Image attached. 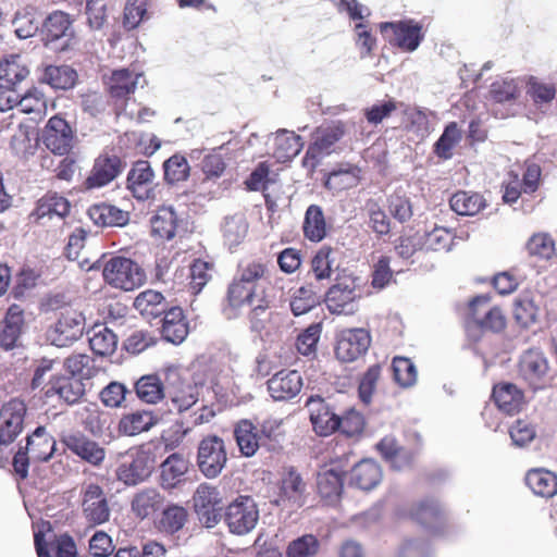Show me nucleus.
<instances>
[{
    "label": "nucleus",
    "mask_w": 557,
    "mask_h": 557,
    "mask_svg": "<svg viewBox=\"0 0 557 557\" xmlns=\"http://www.w3.org/2000/svg\"><path fill=\"white\" fill-rule=\"evenodd\" d=\"M154 465V455L149 448L134 447L120 454L115 475L126 486H136L150 478Z\"/></svg>",
    "instance_id": "nucleus-1"
},
{
    "label": "nucleus",
    "mask_w": 557,
    "mask_h": 557,
    "mask_svg": "<svg viewBox=\"0 0 557 557\" xmlns=\"http://www.w3.org/2000/svg\"><path fill=\"white\" fill-rule=\"evenodd\" d=\"M361 296L360 278L349 275L329 288L324 295V302L333 314L351 315L359 310Z\"/></svg>",
    "instance_id": "nucleus-2"
},
{
    "label": "nucleus",
    "mask_w": 557,
    "mask_h": 557,
    "mask_svg": "<svg viewBox=\"0 0 557 557\" xmlns=\"http://www.w3.org/2000/svg\"><path fill=\"white\" fill-rule=\"evenodd\" d=\"M102 274L109 285L124 290L141 286L146 277L143 269L125 257L110 258L103 267Z\"/></svg>",
    "instance_id": "nucleus-3"
},
{
    "label": "nucleus",
    "mask_w": 557,
    "mask_h": 557,
    "mask_svg": "<svg viewBox=\"0 0 557 557\" xmlns=\"http://www.w3.org/2000/svg\"><path fill=\"white\" fill-rule=\"evenodd\" d=\"M518 375L534 392L550 383L549 364L544 352L536 348L523 351L518 362Z\"/></svg>",
    "instance_id": "nucleus-4"
},
{
    "label": "nucleus",
    "mask_w": 557,
    "mask_h": 557,
    "mask_svg": "<svg viewBox=\"0 0 557 557\" xmlns=\"http://www.w3.org/2000/svg\"><path fill=\"white\" fill-rule=\"evenodd\" d=\"M259 508L250 496H239L225 509L224 521L235 535L250 533L259 521Z\"/></svg>",
    "instance_id": "nucleus-5"
},
{
    "label": "nucleus",
    "mask_w": 557,
    "mask_h": 557,
    "mask_svg": "<svg viewBox=\"0 0 557 557\" xmlns=\"http://www.w3.org/2000/svg\"><path fill=\"white\" fill-rule=\"evenodd\" d=\"M41 41L55 52L70 49L74 41V29L70 16L61 11L51 13L44 22Z\"/></svg>",
    "instance_id": "nucleus-6"
},
{
    "label": "nucleus",
    "mask_w": 557,
    "mask_h": 557,
    "mask_svg": "<svg viewBox=\"0 0 557 557\" xmlns=\"http://www.w3.org/2000/svg\"><path fill=\"white\" fill-rule=\"evenodd\" d=\"M37 557H78L74 539L57 535L49 521L37 522Z\"/></svg>",
    "instance_id": "nucleus-7"
},
{
    "label": "nucleus",
    "mask_w": 557,
    "mask_h": 557,
    "mask_svg": "<svg viewBox=\"0 0 557 557\" xmlns=\"http://www.w3.org/2000/svg\"><path fill=\"white\" fill-rule=\"evenodd\" d=\"M85 325L86 320L82 311H62L58 322L47 331V341L55 347H66L83 336Z\"/></svg>",
    "instance_id": "nucleus-8"
},
{
    "label": "nucleus",
    "mask_w": 557,
    "mask_h": 557,
    "mask_svg": "<svg viewBox=\"0 0 557 557\" xmlns=\"http://www.w3.org/2000/svg\"><path fill=\"white\" fill-rule=\"evenodd\" d=\"M380 30L392 45L407 52L416 51L424 39L422 24L414 20L384 22Z\"/></svg>",
    "instance_id": "nucleus-9"
},
{
    "label": "nucleus",
    "mask_w": 557,
    "mask_h": 557,
    "mask_svg": "<svg viewBox=\"0 0 557 557\" xmlns=\"http://www.w3.org/2000/svg\"><path fill=\"white\" fill-rule=\"evenodd\" d=\"M227 455L224 441L216 435L202 438L198 445L197 465L208 479L216 478L224 469Z\"/></svg>",
    "instance_id": "nucleus-10"
},
{
    "label": "nucleus",
    "mask_w": 557,
    "mask_h": 557,
    "mask_svg": "<svg viewBox=\"0 0 557 557\" xmlns=\"http://www.w3.org/2000/svg\"><path fill=\"white\" fill-rule=\"evenodd\" d=\"M82 515L90 527L101 525L110 520L111 508L103 488L90 483L82 488Z\"/></svg>",
    "instance_id": "nucleus-11"
},
{
    "label": "nucleus",
    "mask_w": 557,
    "mask_h": 557,
    "mask_svg": "<svg viewBox=\"0 0 557 557\" xmlns=\"http://www.w3.org/2000/svg\"><path fill=\"white\" fill-rule=\"evenodd\" d=\"M348 465L342 459L332 460L320 468L317 473V491L320 497L329 505H335L343 493L344 479Z\"/></svg>",
    "instance_id": "nucleus-12"
},
{
    "label": "nucleus",
    "mask_w": 557,
    "mask_h": 557,
    "mask_svg": "<svg viewBox=\"0 0 557 557\" xmlns=\"http://www.w3.org/2000/svg\"><path fill=\"white\" fill-rule=\"evenodd\" d=\"M308 486L302 475L294 468L284 469L278 487L276 505L298 509L306 504Z\"/></svg>",
    "instance_id": "nucleus-13"
},
{
    "label": "nucleus",
    "mask_w": 557,
    "mask_h": 557,
    "mask_svg": "<svg viewBox=\"0 0 557 557\" xmlns=\"http://www.w3.org/2000/svg\"><path fill=\"white\" fill-rule=\"evenodd\" d=\"M40 393V399L46 404L57 399L74 405L84 396L85 386L79 379L54 375L41 387Z\"/></svg>",
    "instance_id": "nucleus-14"
},
{
    "label": "nucleus",
    "mask_w": 557,
    "mask_h": 557,
    "mask_svg": "<svg viewBox=\"0 0 557 557\" xmlns=\"http://www.w3.org/2000/svg\"><path fill=\"white\" fill-rule=\"evenodd\" d=\"M26 406L24 401L13 398L0 408V446H8L23 431Z\"/></svg>",
    "instance_id": "nucleus-15"
},
{
    "label": "nucleus",
    "mask_w": 557,
    "mask_h": 557,
    "mask_svg": "<svg viewBox=\"0 0 557 557\" xmlns=\"http://www.w3.org/2000/svg\"><path fill=\"white\" fill-rule=\"evenodd\" d=\"M371 344L370 333L364 329H348L339 333L335 347L337 359L351 362L363 356Z\"/></svg>",
    "instance_id": "nucleus-16"
},
{
    "label": "nucleus",
    "mask_w": 557,
    "mask_h": 557,
    "mask_svg": "<svg viewBox=\"0 0 557 557\" xmlns=\"http://www.w3.org/2000/svg\"><path fill=\"white\" fill-rule=\"evenodd\" d=\"M201 383L178 379L168 388V411L183 414L188 412L199 401Z\"/></svg>",
    "instance_id": "nucleus-17"
},
{
    "label": "nucleus",
    "mask_w": 557,
    "mask_h": 557,
    "mask_svg": "<svg viewBox=\"0 0 557 557\" xmlns=\"http://www.w3.org/2000/svg\"><path fill=\"white\" fill-rule=\"evenodd\" d=\"M488 294L474 297L469 304L470 315L473 322L483 330L499 332L506 325V319L498 307L490 305Z\"/></svg>",
    "instance_id": "nucleus-18"
},
{
    "label": "nucleus",
    "mask_w": 557,
    "mask_h": 557,
    "mask_svg": "<svg viewBox=\"0 0 557 557\" xmlns=\"http://www.w3.org/2000/svg\"><path fill=\"white\" fill-rule=\"evenodd\" d=\"M313 430L320 436H329L339 430V416L320 396H311L306 401Z\"/></svg>",
    "instance_id": "nucleus-19"
},
{
    "label": "nucleus",
    "mask_w": 557,
    "mask_h": 557,
    "mask_svg": "<svg viewBox=\"0 0 557 557\" xmlns=\"http://www.w3.org/2000/svg\"><path fill=\"white\" fill-rule=\"evenodd\" d=\"M125 165L126 163L116 154L101 153L96 158L91 173L86 178V187L99 188L108 185L122 173Z\"/></svg>",
    "instance_id": "nucleus-20"
},
{
    "label": "nucleus",
    "mask_w": 557,
    "mask_h": 557,
    "mask_svg": "<svg viewBox=\"0 0 557 557\" xmlns=\"http://www.w3.org/2000/svg\"><path fill=\"white\" fill-rule=\"evenodd\" d=\"M73 132L67 122L59 116H52L42 134V143L51 152L63 156L73 146Z\"/></svg>",
    "instance_id": "nucleus-21"
},
{
    "label": "nucleus",
    "mask_w": 557,
    "mask_h": 557,
    "mask_svg": "<svg viewBox=\"0 0 557 557\" xmlns=\"http://www.w3.org/2000/svg\"><path fill=\"white\" fill-rule=\"evenodd\" d=\"M270 396L275 401L296 397L302 388V377L296 370H281L267 382Z\"/></svg>",
    "instance_id": "nucleus-22"
},
{
    "label": "nucleus",
    "mask_w": 557,
    "mask_h": 557,
    "mask_svg": "<svg viewBox=\"0 0 557 557\" xmlns=\"http://www.w3.org/2000/svg\"><path fill=\"white\" fill-rule=\"evenodd\" d=\"M166 412L157 410H135L124 414L119 422V431L127 436H135L149 431L164 419Z\"/></svg>",
    "instance_id": "nucleus-23"
},
{
    "label": "nucleus",
    "mask_w": 557,
    "mask_h": 557,
    "mask_svg": "<svg viewBox=\"0 0 557 557\" xmlns=\"http://www.w3.org/2000/svg\"><path fill=\"white\" fill-rule=\"evenodd\" d=\"M154 173L147 160L135 162L127 174V188L139 200L149 199L152 195Z\"/></svg>",
    "instance_id": "nucleus-24"
},
{
    "label": "nucleus",
    "mask_w": 557,
    "mask_h": 557,
    "mask_svg": "<svg viewBox=\"0 0 557 557\" xmlns=\"http://www.w3.org/2000/svg\"><path fill=\"white\" fill-rule=\"evenodd\" d=\"M64 444L69 450L91 466H100L106 458L104 448L82 433L67 435Z\"/></svg>",
    "instance_id": "nucleus-25"
},
{
    "label": "nucleus",
    "mask_w": 557,
    "mask_h": 557,
    "mask_svg": "<svg viewBox=\"0 0 557 557\" xmlns=\"http://www.w3.org/2000/svg\"><path fill=\"white\" fill-rule=\"evenodd\" d=\"M410 516L425 529L438 532L445 520V510L437 499L431 497L416 504Z\"/></svg>",
    "instance_id": "nucleus-26"
},
{
    "label": "nucleus",
    "mask_w": 557,
    "mask_h": 557,
    "mask_svg": "<svg viewBox=\"0 0 557 557\" xmlns=\"http://www.w3.org/2000/svg\"><path fill=\"white\" fill-rule=\"evenodd\" d=\"M141 82L145 83L141 73H137L129 69H120L111 73L107 81V85L111 97L123 99L131 94H134Z\"/></svg>",
    "instance_id": "nucleus-27"
},
{
    "label": "nucleus",
    "mask_w": 557,
    "mask_h": 557,
    "mask_svg": "<svg viewBox=\"0 0 557 557\" xmlns=\"http://www.w3.org/2000/svg\"><path fill=\"white\" fill-rule=\"evenodd\" d=\"M381 481L382 470L380 466L371 459H363L355 463L350 471V484L363 491L374 488Z\"/></svg>",
    "instance_id": "nucleus-28"
},
{
    "label": "nucleus",
    "mask_w": 557,
    "mask_h": 557,
    "mask_svg": "<svg viewBox=\"0 0 557 557\" xmlns=\"http://www.w3.org/2000/svg\"><path fill=\"white\" fill-rule=\"evenodd\" d=\"M344 133L341 122L319 127L314 135V141L307 153H311L313 157L330 154L334 145L343 138Z\"/></svg>",
    "instance_id": "nucleus-29"
},
{
    "label": "nucleus",
    "mask_w": 557,
    "mask_h": 557,
    "mask_svg": "<svg viewBox=\"0 0 557 557\" xmlns=\"http://www.w3.org/2000/svg\"><path fill=\"white\" fill-rule=\"evenodd\" d=\"M523 79L520 77H502L490 86L492 100L500 104H512L521 96Z\"/></svg>",
    "instance_id": "nucleus-30"
},
{
    "label": "nucleus",
    "mask_w": 557,
    "mask_h": 557,
    "mask_svg": "<svg viewBox=\"0 0 557 557\" xmlns=\"http://www.w3.org/2000/svg\"><path fill=\"white\" fill-rule=\"evenodd\" d=\"M189 462L181 454L174 453L168 456L161 463V485L164 488H173L182 482L188 471Z\"/></svg>",
    "instance_id": "nucleus-31"
},
{
    "label": "nucleus",
    "mask_w": 557,
    "mask_h": 557,
    "mask_svg": "<svg viewBox=\"0 0 557 557\" xmlns=\"http://www.w3.org/2000/svg\"><path fill=\"white\" fill-rule=\"evenodd\" d=\"M234 437L239 451L245 457L253 456L258 448L263 446L258 428L249 420H240L235 425Z\"/></svg>",
    "instance_id": "nucleus-32"
},
{
    "label": "nucleus",
    "mask_w": 557,
    "mask_h": 557,
    "mask_svg": "<svg viewBox=\"0 0 557 557\" xmlns=\"http://www.w3.org/2000/svg\"><path fill=\"white\" fill-rule=\"evenodd\" d=\"M163 503V496L153 487L137 492L131 502L132 512L139 519H146L154 513Z\"/></svg>",
    "instance_id": "nucleus-33"
},
{
    "label": "nucleus",
    "mask_w": 557,
    "mask_h": 557,
    "mask_svg": "<svg viewBox=\"0 0 557 557\" xmlns=\"http://www.w3.org/2000/svg\"><path fill=\"white\" fill-rule=\"evenodd\" d=\"M29 75L28 67L21 62L18 54L4 57L0 60V87H16Z\"/></svg>",
    "instance_id": "nucleus-34"
},
{
    "label": "nucleus",
    "mask_w": 557,
    "mask_h": 557,
    "mask_svg": "<svg viewBox=\"0 0 557 557\" xmlns=\"http://www.w3.org/2000/svg\"><path fill=\"white\" fill-rule=\"evenodd\" d=\"M88 215L95 224L100 226H124L129 220L127 211L109 203L90 207Z\"/></svg>",
    "instance_id": "nucleus-35"
},
{
    "label": "nucleus",
    "mask_w": 557,
    "mask_h": 557,
    "mask_svg": "<svg viewBox=\"0 0 557 557\" xmlns=\"http://www.w3.org/2000/svg\"><path fill=\"white\" fill-rule=\"evenodd\" d=\"M525 484L537 496L550 498L557 494V476L545 469L529 470Z\"/></svg>",
    "instance_id": "nucleus-36"
},
{
    "label": "nucleus",
    "mask_w": 557,
    "mask_h": 557,
    "mask_svg": "<svg viewBox=\"0 0 557 557\" xmlns=\"http://www.w3.org/2000/svg\"><path fill=\"white\" fill-rule=\"evenodd\" d=\"M23 325V310L17 305H12L3 320V327L0 331V345L4 349H12L22 331Z\"/></svg>",
    "instance_id": "nucleus-37"
},
{
    "label": "nucleus",
    "mask_w": 557,
    "mask_h": 557,
    "mask_svg": "<svg viewBox=\"0 0 557 557\" xmlns=\"http://www.w3.org/2000/svg\"><path fill=\"white\" fill-rule=\"evenodd\" d=\"M273 139L274 156L281 162L295 158L304 147L301 137L285 128L278 129Z\"/></svg>",
    "instance_id": "nucleus-38"
},
{
    "label": "nucleus",
    "mask_w": 557,
    "mask_h": 557,
    "mask_svg": "<svg viewBox=\"0 0 557 557\" xmlns=\"http://www.w3.org/2000/svg\"><path fill=\"white\" fill-rule=\"evenodd\" d=\"M256 298V289L233 280L227 289V306L224 309L227 318L236 317V310L245 305L252 306Z\"/></svg>",
    "instance_id": "nucleus-39"
},
{
    "label": "nucleus",
    "mask_w": 557,
    "mask_h": 557,
    "mask_svg": "<svg viewBox=\"0 0 557 557\" xmlns=\"http://www.w3.org/2000/svg\"><path fill=\"white\" fill-rule=\"evenodd\" d=\"M493 398L502 411L512 414L519 410L523 400V394L512 383H500L494 386Z\"/></svg>",
    "instance_id": "nucleus-40"
},
{
    "label": "nucleus",
    "mask_w": 557,
    "mask_h": 557,
    "mask_svg": "<svg viewBox=\"0 0 557 557\" xmlns=\"http://www.w3.org/2000/svg\"><path fill=\"white\" fill-rule=\"evenodd\" d=\"M525 92L535 108H547L556 97V86L545 83L536 76H528L525 79Z\"/></svg>",
    "instance_id": "nucleus-41"
},
{
    "label": "nucleus",
    "mask_w": 557,
    "mask_h": 557,
    "mask_svg": "<svg viewBox=\"0 0 557 557\" xmlns=\"http://www.w3.org/2000/svg\"><path fill=\"white\" fill-rule=\"evenodd\" d=\"M84 428L95 436L103 434L110 425V414L101 410L97 404H88L78 410Z\"/></svg>",
    "instance_id": "nucleus-42"
},
{
    "label": "nucleus",
    "mask_w": 557,
    "mask_h": 557,
    "mask_svg": "<svg viewBox=\"0 0 557 557\" xmlns=\"http://www.w3.org/2000/svg\"><path fill=\"white\" fill-rule=\"evenodd\" d=\"M321 298V288L315 283L309 282L295 292L290 300V310L295 315H301L320 304Z\"/></svg>",
    "instance_id": "nucleus-43"
},
{
    "label": "nucleus",
    "mask_w": 557,
    "mask_h": 557,
    "mask_svg": "<svg viewBox=\"0 0 557 557\" xmlns=\"http://www.w3.org/2000/svg\"><path fill=\"white\" fill-rule=\"evenodd\" d=\"M152 235L170 240L175 236L177 216L172 207H161L150 220Z\"/></svg>",
    "instance_id": "nucleus-44"
},
{
    "label": "nucleus",
    "mask_w": 557,
    "mask_h": 557,
    "mask_svg": "<svg viewBox=\"0 0 557 557\" xmlns=\"http://www.w3.org/2000/svg\"><path fill=\"white\" fill-rule=\"evenodd\" d=\"M77 78V72L70 65H49L41 81L55 89H70L75 86Z\"/></svg>",
    "instance_id": "nucleus-45"
},
{
    "label": "nucleus",
    "mask_w": 557,
    "mask_h": 557,
    "mask_svg": "<svg viewBox=\"0 0 557 557\" xmlns=\"http://www.w3.org/2000/svg\"><path fill=\"white\" fill-rule=\"evenodd\" d=\"M137 397L146 404H157L165 397L164 386L156 374L141 376L135 384Z\"/></svg>",
    "instance_id": "nucleus-46"
},
{
    "label": "nucleus",
    "mask_w": 557,
    "mask_h": 557,
    "mask_svg": "<svg viewBox=\"0 0 557 557\" xmlns=\"http://www.w3.org/2000/svg\"><path fill=\"white\" fill-rule=\"evenodd\" d=\"M188 519L187 510L180 505L166 506L158 521V529L165 534H175L184 528Z\"/></svg>",
    "instance_id": "nucleus-47"
},
{
    "label": "nucleus",
    "mask_w": 557,
    "mask_h": 557,
    "mask_svg": "<svg viewBox=\"0 0 557 557\" xmlns=\"http://www.w3.org/2000/svg\"><path fill=\"white\" fill-rule=\"evenodd\" d=\"M305 237L311 242H321L326 235V224L322 209L317 205L308 207L304 220Z\"/></svg>",
    "instance_id": "nucleus-48"
},
{
    "label": "nucleus",
    "mask_w": 557,
    "mask_h": 557,
    "mask_svg": "<svg viewBox=\"0 0 557 557\" xmlns=\"http://www.w3.org/2000/svg\"><path fill=\"white\" fill-rule=\"evenodd\" d=\"M69 211V201L58 194L48 195L37 201V221L42 220L45 216L50 219L55 216L61 222Z\"/></svg>",
    "instance_id": "nucleus-49"
},
{
    "label": "nucleus",
    "mask_w": 557,
    "mask_h": 557,
    "mask_svg": "<svg viewBox=\"0 0 557 557\" xmlns=\"http://www.w3.org/2000/svg\"><path fill=\"white\" fill-rule=\"evenodd\" d=\"M449 206L459 215H474L485 207V201L479 194L458 191L451 196Z\"/></svg>",
    "instance_id": "nucleus-50"
},
{
    "label": "nucleus",
    "mask_w": 557,
    "mask_h": 557,
    "mask_svg": "<svg viewBox=\"0 0 557 557\" xmlns=\"http://www.w3.org/2000/svg\"><path fill=\"white\" fill-rule=\"evenodd\" d=\"M89 346L98 356L112 355L117 346L116 335L106 326H96L92 329V335L89 337Z\"/></svg>",
    "instance_id": "nucleus-51"
},
{
    "label": "nucleus",
    "mask_w": 557,
    "mask_h": 557,
    "mask_svg": "<svg viewBox=\"0 0 557 557\" xmlns=\"http://www.w3.org/2000/svg\"><path fill=\"white\" fill-rule=\"evenodd\" d=\"M422 249L425 251H449L453 245L450 232L442 226L420 233Z\"/></svg>",
    "instance_id": "nucleus-52"
},
{
    "label": "nucleus",
    "mask_w": 557,
    "mask_h": 557,
    "mask_svg": "<svg viewBox=\"0 0 557 557\" xmlns=\"http://www.w3.org/2000/svg\"><path fill=\"white\" fill-rule=\"evenodd\" d=\"M461 131L457 123L450 122L434 144V153L443 160L450 159L453 157V149L461 140Z\"/></svg>",
    "instance_id": "nucleus-53"
},
{
    "label": "nucleus",
    "mask_w": 557,
    "mask_h": 557,
    "mask_svg": "<svg viewBox=\"0 0 557 557\" xmlns=\"http://www.w3.org/2000/svg\"><path fill=\"white\" fill-rule=\"evenodd\" d=\"M164 180L168 184H176L188 178L190 166L186 158L175 153L163 162Z\"/></svg>",
    "instance_id": "nucleus-54"
},
{
    "label": "nucleus",
    "mask_w": 557,
    "mask_h": 557,
    "mask_svg": "<svg viewBox=\"0 0 557 557\" xmlns=\"http://www.w3.org/2000/svg\"><path fill=\"white\" fill-rule=\"evenodd\" d=\"M64 369L73 376L81 379L91 377L96 370L94 369V359L82 352L72 354L63 361Z\"/></svg>",
    "instance_id": "nucleus-55"
},
{
    "label": "nucleus",
    "mask_w": 557,
    "mask_h": 557,
    "mask_svg": "<svg viewBox=\"0 0 557 557\" xmlns=\"http://www.w3.org/2000/svg\"><path fill=\"white\" fill-rule=\"evenodd\" d=\"M395 381L401 387H411L416 384L418 373L414 363L406 357H395L392 362Z\"/></svg>",
    "instance_id": "nucleus-56"
},
{
    "label": "nucleus",
    "mask_w": 557,
    "mask_h": 557,
    "mask_svg": "<svg viewBox=\"0 0 557 557\" xmlns=\"http://www.w3.org/2000/svg\"><path fill=\"white\" fill-rule=\"evenodd\" d=\"M377 449L382 456L389 461L391 467L396 470H403L404 465L398 463V459L405 457L406 463L410 461V453L398 447L393 437H384L377 444Z\"/></svg>",
    "instance_id": "nucleus-57"
},
{
    "label": "nucleus",
    "mask_w": 557,
    "mask_h": 557,
    "mask_svg": "<svg viewBox=\"0 0 557 557\" xmlns=\"http://www.w3.org/2000/svg\"><path fill=\"white\" fill-rule=\"evenodd\" d=\"M265 271L267 268L261 262H242L238 265V270L234 280L242 282L256 289L258 282L264 276Z\"/></svg>",
    "instance_id": "nucleus-58"
},
{
    "label": "nucleus",
    "mask_w": 557,
    "mask_h": 557,
    "mask_svg": "<svg viewBox=\"0 0 557 557\" xmlns=\"http://www.w3.org/2000/svg\"><path fill=\"white\" fill-rule=\"evenodd\" d=\"M320 548L318 539L312 534L302 535L292 541L287 547V557H312Z\"/></svg>",
    "instance_id": "nucleus-59"
},
{
    "label": "nucleus",
    "mask_w": 557,
    "mask_h": 557,
    "mask_svg": "<svg viewBox=\"0 0 557 557\" xmlns=\"http://www.w3.org/2000/svg\"><path fill=\"white\" fill-rule=\"evenodd\" d=\"M527 250L531 256L549 259L555 253V243L547 234H534L527 243Z\"/></svg>",
    "instance_id": "nucleus-60"
},
{
    "label": "nucleus",
    "mask_w": 557,
    "mask_h": 557,
    "mask_svg": "<svg viewBox=\"0 0 557 557\" xmlns=\"http://www.w3.org/2000/svg\"><path fill=\"white\" fill-rule=\"evenodd\" d=\"M367 210L369 213V223L372 231L380 236L387 235L391 231V222L379 203L374 200L368 201Z\"/></svg>",
    "instance_id": "nucleus-61"
},
{
    "label": "nucleus",
    "mask_w": 557,
    "mask_h": 557,
    "mask_svg": "<svg viewBox=\"0 0 557 557\" xmlns=\"http://www.w3.org/2000/svg\"><path fill=\"white\" fill-rule=\"evenodd\" d=\"M41 312L66 311L74 309L72 307V298L64 292H55L45 295L39 302Z\"/></svg>",
    "instance_id": "nucleus-62"
},
{
    "label": "nucleus",
    "mask_w": 557,
    "mask_h": 557,
    "mask_svg": "<svg viewBox=\"0 0 557 557\" xmlns=\"http://www.w3.org/2000/svg\"><path fill=\"white\" fill-rule=\"evenodd\" d=\"M321 331V324L313 323L298 335L296 346L301 355L308 356L315 350L317 344L320 339Z\"/></svg>",
    "instance_id": "nucleus-63"
},
{
    "label": "nucleus",
    "mask_w": 557,
    "mask_h": 557,
    "mask_svg": "<svg viewBox=\"0 0 557 557\" xmlns=\"http://www.w3.org/2000/svg\"><path fill=\"white\" fill-rule=\"evenodd\" d=\"M395 557H433V550L425 540H407L399 546Z\"/></svg>",
    "instance_id": "nucleus-64"
}]
</instances>
